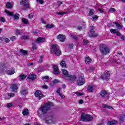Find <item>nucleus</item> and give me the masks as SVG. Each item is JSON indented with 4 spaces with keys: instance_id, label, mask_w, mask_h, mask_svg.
<instances>
[{
    "instance_id": "nucleus-1",
    "label": "nucleus",
    "mask_w": 125,
    "mask_h": 125,
    "mask_svg": "<svg viewBox=\"0 0 125 125\" xmlns=\"http://www.w3.org/2000/svg\"><path fill=\"white\" fill-rule=\"evenodd\" d=\"M51 106H53V103L51 102L46 103L41 106L38 110V114L41 119H42V116H44V115L47 114L48 112L50 110Z\"/></svg>"
},
{
    "instance_id": "nucleus-2",
    "label": "nucleus",
    "mask_w": 125,
    "mask_h": 125,
    "mask_svg": "<svg viewBox=\"0 0 125 125\" xmlns=\"http://www.w3.org/2000/svg\"><path fill=\"white\" fill-rule=\"evenodd\" d=\"M110 48L104 44H101L100 47V50L101 53L103 54L101 58H103L104 55H107L108 53H110Z\"/></svg>"
},
{
    "instance_id": "nucleus-3",
    "label": "nucleus",
    "mask_w": 125,
    "mask_h": 125,
    "mask_svg": "<svg viewBox=\"0 0 125 125\" xmlns=\"http://www.w3.org/2000/svg\"><path fill=\"white\" fill-rule=\"evenodd\" d=\"M80 120L82 122H91L93 120V117L90 114L83 113L81 114Z\"/></svg>"
},
{
    "instance_id": "nucleus-4",
    "label": "nucleus",
    "mask_w": 125,
    "mask_h": 125,
    "mask_svg": "<svg viewBox=\"0 0 125 125\" xmlns=\"http://www.w3.org/2000/svg\"><path fill=\"white\" fill-rule=\"evenodd\" d=\"M51 51L55 53L57 56L61 55V51L57 48V45L56 44H53L52 46V48L51 49Z\"/></svg>"
},
{
    "instance_id": "nucleus-5",
    "label": "nucleus",
    "mask_w": 125,
    "mask_h": 125,
    "mask_svg": "<svg viewBox=\"0 0 125 125\" xmlns=\"http://www.w3.org/2000/svg\"><path fill=\"white\" fill-rule=\"evenodd\" d=\"M99 94L102 96V98H104V99H109V98L110 97V93L105 90H102L99 93Z\"/></svg>"
},
{
    "instance_id": "nucleus-6",
    "label": "nucleus",
    "mask_w": 125,
    "mask_h": 125,
    "mask_svg": "<svg viewBox=\"0 0 125 125\" xmlns=\"http://www.w3.org/2000/svg\"><path fill=\"white\" fill-rule=\"evenodd\" d=\"M34 95L35 97L38 98L39 100H41L42 98L45 97V95H43V94H42V92L40 90L35 91Z\"/></svg>"
},
{
    "instance_id": "nucleus-7",
    "label": "nucleus",
    "mask_w": 125,
    "mask_h": 125,
    "mask_svg": "<svg viewBox=\"0 0 125 125\" xmlns=\"http://www.w3.org/2000/svg\"><path fill=\"white\" fill-rule=\"evenodd\" d=\"M5 12H6L9 16H13L14 19H15V20H18L19 18H20V15H19L18 13H16L14 14V13L9 12L6 10H5Z\"/></svg>"
},
{
    "instance_id": "nucleus-8",
    "label": "nucleus",
    "mask_w": 125,
    "mask_h": 125,
    "mask_svg": "<svg viewBox=\"0 0 125 125\" xmlns=\"http://www.w3.org/2000/svg\"><path fill=\"white\" fill-rule=\"evenodd\" d=\"M78 85H83L85 83V80L83 76H79L77 81Z\"/></svg>"
},
{
    "instance_id": "nucleus-9",
    "label": "nucleus",
    "mask_w": 125,
    "mask_h": 125,
    "mask_svg": "<svg viewBox=\"0 0 125 125\" xmlns=\"http://www.w3.org/2000/svg\"><path fill=\"white\" fill-rule=\"evenodd\" d=\"M110 75H111V72L110 71H105V73L102 74L101 78L103 81L109 80L110 79Z\"/></svg>"
},
{
    "instance_id": "nucleus-10",
    "label": "nucleus",
    "mask_w": 125,
    "mask_h": 125,
    "mask_svg": "<svg viewBox=\"0 0 125 125\" xmlns=\"http://www.w3.org/2000/svg\"><path fill=\"white\" fill-rule=\"evenodd\" d=\"M57 39L59 40L61 42H64L66 41V36L63 34H59L57 36Z\"/></svg>"
},
{
    "instance_id": "nucleus-11",
    "label": "nucleus",
    "mask_w": 125,
    "mask_h": 125,
    "mask_svg": "<svg viewBox=\"0 0 125 125\" xmlns=\"http://www.w3.org/2000/svg\"><path fill=\"white\" fill-rule=\"evenodd\" d=\"M53 72L54 75H59L60 72H59V69H58V65L57 64H54L53 65Z\"/></svg>"
},
{
    "instance_id": "nucleus-12",
    "label": "nucleus",
    "mask_w": 125,
    "mask_h": 125,
    "mask_svg": "<svg viewBox=\"0 0 125 125\" xmlns=\"http://www.w3.org/2000/svg\"><path fill=\"white\" fill-rule=\"evenodd\" d=\"M45 41H46L45 38L39 37L35 41V42H36V43H42V42H44Z\"/></svg>"
},
{
    "instance_id": "nucleus-13",
    "label": "nucleus",
    "mask_w": 125,
    "mask_h": 125,
    "mask_svg": "<svg viewBox=\"0 0 125 125\" xmlns=\"http://www.w3.org/2000/svg\"><path fill=\"white\" fill-rule=\"evenodd\" d=\"M95 32V31H94L93 28H91L90 30V33H91V34H90L88 37H90V38H96V37H98V34L94 33Z\"/></svg>"
},
{
    "instance_id": "nucleus-14",
    "label": "nucleus",
    "mask_w": 125,
    "mask_h": 125,
    "mask_svg": "<svg viewBox=\"0 0 125 125\" xmlns=\"http://www.w3.org/2000/svg\"><path fill=\"white\" fill-rule=\"evenodd\" d=\"M20 94L22 96H25L28 94V89L23 88L20 90Z\"/></svg>"
},
{
    "instance_id": "nucleus-15",
    "label": "nucleus",
    "mask_w": 125,
    "mask_h": 125,
    "mask_svg": "<svg viewBox=\"0 0 125 125\" xmlns=\"http://www.w3.org/2000/svg\"><path fill=\"white\" fill-rule=\"evenodd\" d=\"M11 89H12V91L14 92H15V93L17 92V89H18V87H17V84H15V83L12 84L11 85Z\"/></svg>"
},
{
    "instance_id": "nucleus-16",
    "label": "nucleus",
    "mask_w": 125,
    "mask_h": 125,
    "mask_svg": "<svg viewBox=\"0 0 125 125\" xmlns=\"http://www.w3.org/2000/svg\"><path fill=\"white\" fill-rule=\"evenodd\" d=\"M5 72L6 74H7V75H8L9 76H12V75H13L15 73V69L6 70Z\"/></svg>"
},
{
    "instance_id": "nucleus-17",
    "label": "nucleus",
    "mask_w": 125,
    "mask_h": 125,
    "mask_svg": "<svg viewBox=\"0 0 125 125\" xmlns=\"http://www.w3.org/2000/svg\"><path fill=\"white\" fill-rule=\"evenodd\" d=\"M84 59L86 64H90V63L92 62V59H91L89 57H85Z\"/></svg>"
},
{
    "instance_id": "nucleus-18",
    "label": "nucleus",
    "mask_w": 125,
    "mask_h": 125,
    "mask_svg": "<svg viewBox=\"0 0 125 125\" xmlns=\"http://www.w3.org/2000/svg\"><path fill=\"white\" fill-rule=\"evenodd\" d=\"M27 79H28V80H31L32 81H34V80H36V79H37V75H36V74L29 75L28 76Z\"/></svg>"
},
{
    "instance_id": "nucleus-19",
    "label": "nucleus",
    "mask_w": 125,
    "mask_h": 125,
    "mask_svg": "<svg viewBox=\"0 0 125 125\" xmlns=\"http://www.w3.org/2000/svg\"><path fill=\"white\" fill-rule=\"evenodd\" d=\"M68 78L70 79V81H72L73 82H75V81L77 80V77L76 76V75H69Z\"/></svg>"
},
{
    "instance_id": "nucleus-20",
    "label": "nucleus",
    "mask_w": 125,
    "mask_h": 125,
    "mask_svg": "<svg viewBox=\"0 0 125 125\" xmlns=\"http://www.w3.org/2000/svg\"><path fill=\"white\" fill-rule=\"evenodd\" d=\"M62 72L63 75H64V76H65L67 78H68L69 76H70V75H69V72H68V71H67V70L62 69Z\"/></svg>"
},
{
    "instance_id": "nucleus-21",
    "label": "nucleus",
    "mask_w": 125,
    "mask_h": 125,
    "mask_svg": "<svg viewBox=\"0 0 125 125\" xmlns=\"http://www.w3.org/2000/svg\"><path fill=\"white\" fill-rule=\"evenodd\" d=\"M117 123H118V121H117V120L108 121L107 123V125H116Z\"/></svg>"
},
{
    "instance_id": "nucleus-22",
    "label": "nucleus",
    "mask_w": 125,
    "mask_h": 125,
    "mask_svg": "<svg viewBox=\"0 0 125 125\" xmlns=\"http://www.w3.org/2000/svg\"><path fill=\"white\" fill-rule=\"evenodd\" d=\"M20 52L21 53L22 55H24L27 56L28 55V51L24 50L23 49H20Z\"/></svg>"
},
{
    "instance_id": "nucleus-23",
    "label": "nucleus",
    "mask_w": 125,
    "mask_h": 125,
    "mask_svg": "<svg viewBox=\"0 0 125 125\" xmlns=\"http://www.w3.org/2000/svg\"><path fill=\"white\" fill-rule=\"evenodd\" d=\"M19 78H20L21 81H24L26 78H27V75L22 74L19 75Z\"/></svg>"
},
{
    "instance_id": "nucleus-24",
    "label": "nucleus",
    "mask_w": 125,
    "mask_h": 125,
    "mask_svg": "<svg viewBox=\"0 0 125 125\" xmlns=\"http://www.w3.org/2000/svg\"><path fill=\"white\" fill-rule=\"evenodd\" d=\"M21 39L27 41V40H30L31 37L29 35H23L21 37Z\"/></svg>"
},
{
    "instance_id": "nucleus-25",
    "label": "nucleus",
    "mask_w": 125,
    "mask_h": 125,
    "mask_svg": "<svg viewBox=\"0 0 125 125\" xmlns=\"http://www.w3.org/2000/svg\"><path fill=\"white\" fill-rule=\"evenodd\" d=\"M33 50H36L38 49V46H37V42H35V41L32 43Z\"/></svg>"
},
{
    "instance_id": "nucleus-26",
    "label": "nucleus",
    "mask_w": 125,
    "mask_h": 125,
    "mask_svg": "<svg viewBox=\"0 0 125 125\" xmlns=\"http://www.w3.org/2000/svg\"><path fill=\"white\" fill-rule=\"evenodd\" d=\"M22 113L23 116H27V115H29V109L27 108L24 109Z\"/></svg>"
},
{
    "instance_id": "nucleus-27",
    "label": "nucleus",
    "mask_w": 125,
    "mask_h": 125,
    "mask_svg": "<svg viewBox=\"0 0 125 125\" xmlns=\"http://www.w3.org/2000/svg\"><path fill=\"white\" fill-rule=\"evenodd\" d=\"M61 66H62V68H66L67 64H66V61H62L61 62Z\"/></svg>"
},
{
    "instance_id": "nucleus-28",
    "label": "nucleus",
    "mask_w": 125,
    "mask_h": 125,
    "mask_svg": "<svg viewBox=\"0 0 125 125\" xmlns=\"http://www.w3.org/2000/svg\"><path fill=\"white\" fill-rule=\"evenodd\" d=\"M87 89L88 91H89V92H92V91H94V88H93V86L88 85Z\"/></svg>"
},
{
    "instance_id": "nucleus-29",
    "label": "nucleus",
    "mask_w": 125,
    "mask_h": 125,
    "mask_svg": "<svg viewBox=\"0 0 125 125\" xmlns=\"http://www.w3.org/2000/svg\"><path fill=\"white\" fill-rule=\"evenodd\" d=\"M23 7L25 8L23 9L24 10H26V9H30V3H26L25 4H24Z\"/></svg>"
},
{
    "instance_id": "nucleus-30",
    "label": "nucleus",
    "mask_w": 125,
    "mask_h": 125,
    "mask_svg": "<svg viewBox=\"0 0 125 125\" xmlns=\"http://www.w3.org/2000/svg\"><path fill=\"white\" fill-rule=\"evenodd\" d=\"M5 5L6 7H7L8 9H11V8H12V4L10 2H7Z\"/></svg>"
},
{
    "instance_id": "nucleus-31",
    "label": "nucleus",
    "mask_w": 125,
    "mask_h": 125,
    "mask_svg": "<svg viewBox=\"0 0 125 125\" xmlns=\"http://www.w3.org/2000/svg\"><path fill=\"white\" fill-rule=\"evenodd\" d=\"M22 22L23 23V24L26 25L27 24H29V21L26 18H23L22 19Z\"/></svg>"
},
{
    "instance_id": "nucleus-32",
    "label": "nucleus",
    "mask_w": 125,
    "mask_h": 125,
    "mask_svg": "<svg viewBox=\"0 0 125 125\" xmlns=\"http://www.w3.org/2000/svg\"><path fill=\"white\" fill-rule=\"evenodd\" d=\"M54 27V24H46L45 25L46 29H52V28H53Z\"/></svg>"
},
{
    "instance_id": "nucleus-33",
    "label": "nucleus",
    "mask_w": 125,
    "mask_h": 125,
    "mask_svg": "<svg viewBox=\"0 0 125 125\" xmlns=\"http://www.w3.org/2000/svg\"><path fill=\"white\" fill-rule=\"evenodd\" d=\"M95 13V11H94V9H90L89 12V14L90 16H92L93 14Z\"/></svg>"
},
{
    "instance_id": "nucleus-34",
    "label": "nucleus",
    "mask_w": 125,
    "mask_h": 125,
    "mask_svg": "<svg viewBox=\"0 0 125 125\" xmlns=\"http://www.w3.org/2000/svg\"><path fill=\"white\" fill-rule=\"evenodd\" d=\"M71 37L72 40H74L75 41H78V35H71Z\"/></svg>"
},
{
    "instance_id": "nucleus-35",
    "label": "nucleus",
    "mask_w": 125,
    "mask_h": 125,
    "mask_svg": "<svg viewBox=\"0 0 125 125\" xmlns=\"http://www.w3.org/2000/svg\"><path fill=\"white\" fill-rule=\"evenodd\" d=\"M27 1H28V0H22L20 1V3L21 5H22L23 6L24 4L27 3Z\"/></svg>"
},
{
    "instance_id": "nucleus-36",
    "label": "nucleus",
    "mask_w": 125,
    "mask_h": 125,
    "mask_svg": "<svg viewBox=\"0 0 125 125\" xmlns=\"http://www.w3.org/2000/svg\"><path fill=\"white\" fill-rule=\"evenodd\" d=\"M119 121H120V122H121V123H123V122H124V121H125V115H121L120 117Z\"/></svg>"
},
{
    "instance_id": "nucleus-37",
    "label": "nucleus",
    "mask_w": 125,
    "mask_h": 125,
    "mask_svg": "<svg viewBox=\"0 0 125 125\" xmlns=\"http://www.w3.org/2000/svg\"><path fill=\"white\" fill-rule=\"evenodd\" d=\"M8 96H9V97H11V98H12V97H14V96H15V93H8L7 94Z\"/></svg>"
},
{
    "instance_id": "nucleus-38",
    "label": "nucleus",
    "mask_w": 125,
    "mask_h": 125,
    "mask_svg": "<svg viewBox=\"0 0 125 125\" xmlns=\"http://www.w3.org/2000/svg\"><path fill=\"white\" fill-rule=\"evenodd\" d=\"M42 59H43V55H41L40 57L39 61V63L40 64H42Z\"/></svg>"
},
{
    "instance_id": "nucleus-39",
    "label": "nucleus",
    "mask_w": 125,
    "mask_h": 125,
    "mask_svg": "<svg viewBox=\"0 0 125 125\" xmlns=\"http://www.w3.org/2000/svg\"><path fill=\"white\" fill-rule=\"evenodd\" d=\"M110 33H112V34H116V33L117 32V29H110Z\"/></svg>"
},
{
    "instance_id": "nucleus-40",
    "label": "nucleus",
    "mask_w": 125,
    "mask_h": 125,
    "mask_svg": "<svg viewBox=\"0 0 125 125\" xmlns=\"http://www.w3.org/2000/svg\"><path fill=\"white\" fill-rule=\"evenodd\" d=\"M83 43L86 45L88 43H89V41L88 40H86L85 39L83 40Z\"/></svg>"
},
{
    "instance_id": "nucleus-41",
    "label": "nucleus",
    "mask_w": 125,
    "mask_h": 125,
    "mask_svg": "<svg viewBox=\"0 0 125 125\" xmlns=\"http://www.w3.org/2000/svg\"><path fill=\"white\" fill-rule=\"evenodd\" d=\"M103 107L104 108H107V109H112L113 108L111 106L107 105V104H104Z\"/></svg>"
},
{
    "instance_id": "nucleus-42",
    "label": "nucleus",
    "mask_w": 125,
    "mask_h": 125,
    "mask_svg": "<svg viewBox=\"0 0 125 125\" xmlns=\"http://www.w3.org/2000/svg\"><path fill=\"white\" fill-rule=\"evenodd\" d=\"M115 24H116L117 28L118 29H122V25H121L119 23L115 22Z\"/></svg>"
},
{
    "instance_id": "nucleus-43",
    "label": "nucleus",
    "mask_w": 125,
    "mask_h": 125,
    "mask_svg": "<svg viewBox=\"0 0 125 125\" xmlns=\"http://www.w3.org/2000/svg\"><path fill=\"white\" fill-rule=\"evenodd\" d=\"M58 15H63V14H67V12H58L57 13Z\"/></svg>"
},
{
    "instance_id": "nucleus-44",
    "label": "nucleus",
    "mask_w": 125,
    "mask_h": 125,
    "mask_svg": "<svg viewBox=\"0 0 125 125\" xmlns=\"http://www.w3.org/2000/svg\"><path fill=\"white\" fill-rule=\"evenodd\" d=\"M36 1L37 2H39V3H40V4H43V3H44L43 0H36Z\"/></svg>"
},
{
    "instance_id": "nucleus-45",
    "label": "nucleus",
    "mask_w": 125,
    "mask_h": 125,
    "mask_svg": "<svg viewBox=\"0 0 125 125\" xmlns=\"http://www.w3.org/2000/svg\"><path fill=\"white\" fill-rule=\"evenodd\" d=\"M95 19H98V16L94 15V16L92 17V20L93 21H94V20H95Z\"/></svg>"
},
{
    "instance_id": "nucleus-46",
    "label": "nucleus",
    "mask_w": 125,
    "mask_h": 125,
    "mask_svg": "<svg viewBox=\"0 0 125 125\" xmlns=\"http://www.w3.org/2000/svg\"><path fill=\"white\" fill-rule=\"evenodd\" d=\"M108 11L109 12H115V11H116V9H115V8H110L109 9Z\"/></svg>"
},
{
    "instance_id": "nucleus-47",
    "label": "nucleus",
    "mask_w": 125,
    "mask_h": 125,
    "mask_svg": "<svg viewBox=\"0 0 125 125\" xmlns=\"http://www.w3.org/2000/svg\"><path fill=\"white\" fill-rule=\"evenodd\" d=\"M12 106H13V104H12V103H10L7 105L8 108H10V107H12Z\"/></svg>"
},
{
    "instance_id": "nucleus-48",
    "label": "nucleus",
    "mask_w": 125,
    "mask_h": 125,
    "mask_svg": "<svg viewBox=\"0 0 125 125\" xmlns=\"http://www.w3.org/2000/svg\"><path fill=\"white\" fill-rule=\"evenodd\" d=\"M76 94L78 96H82V95H83V94L81 93V92H76Z\"/></svg>"
},
{
    "instance_id": "nucleus-49",
    "label": "nucleus",
    "mask_w": 125,
    "mask_h": 125,
    "mask_svg": "<svg viewBox=\"0 0 125 125\" xmlns=\"http://www.w3.org/2000/svg\"><path fill=\"white\" fill-rule=\"evenodd\" d=\"M0 21L1 22H3V23H4V22H5V19H4V18L2 17L0 18Z\"/></svg>"
},
{
    "instance_id": "nucleus-50",
    "label": "nucleus",
    "mask_w": 125,
    "mask_h": 125,
    "mask_svg": "<svg viewBox=\"0 0 125 125\" xmlns=\"http://www.w3.org/2000/svg\"><path fill=\"white\" fill-rule=\"evenodd\" d=\"M10 40L12 42H14V41L16 40V37L12 36V37H11Z\"/></svg>"
},
{
    "instance_id": "nucleus-51",
    "label": "nucleus",
    "mask_w": 125,
    "mask_h": 125,
    "mask_svg": "<svg viewBox=\"0 0 125 125\" xmlns=\"http://www.w3.org/2000/svg\"><path fill=\"white\" fill-rule=\"evenodd\" d=\"M53 83H60V81H59V80H58L57 79H55L53 81Z\"/></svg>"
},
{
    "instance_id": "nucleus-52",
    "label": "nucleus",
    "mask_w": 125,
    "mask_h": 125,
    "mask_svg": "<svg viewBox=\"0 0 125 125\" xmlns=\"http://www.w3.org/2000/svg\"><path fill=\"white\" fill-rule=\"evenodd\" d=\"M49 77L48 76H46L42 77V80H48Z\"/></svg>"
},
{
    "instance_id": "nucleus-53",
    "label": "nucleus",
    "mask_w": 125,
    "mask_h": 125,
    "mask_svg": "<svg viewBox=\"0 0 125 125\" xmlns=\"http://www.w3.org/2000/svg\"><path fill=\"white\" fill-rule=\"evenodd\" d=\"M34 18V15H33V14H30L28 15V18H29V19H31V18Z\"/></svg>"
},
{
    "instance_id": "nucleus-54",
    "label": "nucleus",
    "mask_w": 125,
    "mask_h": 125,
    "mask_svg": "<svg viewBox=\"0 0 125 125\" xmlns=\"http://www.w3.org/2000/svg\"><path fill=\"white\" fill-rule=\"evenodd\" d=\"M42 88H43V89H47L48 86L46 85H43L42 86Z\"/></svg>"
},
{
    "instance_id": "nucleus-55",
    "label": "nucleus",
    "mask_w": 125,
    "mask_h": 125,
    "mask_svg": "<svg viewBox=\"0 0 125 125\" xmlns=\"http://www.w3.org/2000/svg\"><path fill=\"white\" fill-rule=\"evenodd\" d=\"M115 34H116V36H122V33H121V32H120L119 31H116Z\"/></svg>"
},
{
    "instance_id": "nucleus-56",
    "label": "nucleus",
    "mask_w": 125,
    "mask_h": 125,
    "mask_svg": "<svg viewBox=\"0 0 125 125\" xmlns=\"http://www.w3.org/2000/svg\"><path fill=\"white\" fill-rule=\"evenodd\" d=\"M4 42H6V43H8V42H10V40H9V39L8 38H5Z\"/></svg>"
},
{
    "instance_id": "nucleus-57",
    "label": "nucleus",
    "mask_w": 125,
    "mask_h": 125,
    "mask_svg": "<svg viewBox=\"0 0 125 125\" xmlns=\"http://www.w3.org/2000/svg\"><path fill=\"white\" fill-rule=\"evenodd\" d=\"M16 35H20V31H19V30L18 29L16 30Z\"/></svg>"
},
{
    "instance_id": "nucleus-58",
    "label": "nucleus",
    "mask_w": 125,
    "mask_h": 125,
    "mask_svg": "<svg viewBox=\"0 0 125 125\" xmlns=\"http://www.w3.org/2000/svg\"><path fill=\"white\" fill-rule=\"evenodd\" d=\"M69 48H71V49H72L74 47V45L73 44H69Z\"/></svg>"
},
{
    "instance_id": "nucleus-59",
    "label": "nucleus",
    "mask_w": 125,
    "mask_h": 125,
    "mask_svg": "<svg viewBox=\"0 0 125 125\" xmlns=\"http://www.w3.org/2000/svg\"><path fill=\"white\" fill-rule=\"evenodd\" d=\"M94 70V68H93V67H90V68H89V71H90V72H91V73H92V72H93Z\"/></svg>"
},
{
    "instance_id": "nucleus-60",
    "label": "nucleus",
    "mask_w": 125,
    "mask_h": 125,
    "mask_svg": "<svg viewBox=\"0 0 125 125\" xmlns=\"http://www.w3.org/2000/svg\"><path fill=\"white\" fill-rule=\"evenodd\" d=\"M79 104H83V100H80L79 101Z\"/></svg>"
},
{
    "instance_id": "nucleus-61",
    "label": "nucleus",
    "mask_w": 125,
    "mask_h": 125,
    "mask_svg": "<svg viewBox=\"0 0 125 125\" xmlns=\"http://www.w3.org/2000/svg\"><path fill=\"white\" fill-rule=\"evenodd\" d=\"M59 6H60L62 4H63V2L62 1H58Z\"/></svg>"
},
{
    "instance_id": "nucleus-62",
    "label": "nucleus",
    "mask_w": 125,
    "mask_h": 125,
    "mask_svg": "<svg viewBox=\"0 0 125 125\" xmlns=\"http://www.w3.org/2000/svg\"><path fill=\"white\" fill-rule=\"evenodd\" d=\"M41 21L42 23H43V24H45L46 22L45 21H44V20H43V18H41Z\"/></svg>"
},
{
    "instance_id": "nucleus-63",
    "label": "nucleus",
    "mask_w": 125,
    "mask_h": 125,
    "mask_svg": "<svg viewBox=\"0 0 125 125\" xmlns=\"http://www.w3.org/2000/svg\"><path fill=\"white\" fill-rule=\"evenodd\" d=\"M61 90V89L60 88L58 89V90L56 91L57 93H59V94H60Z\"/></svg>"
},
{
    "instance_id": "nucleus-64",
    "label": "nucleus",
    "mask_w": 125,
    "mask_h": 125,
    "mask_svg": "<svg viewBox=\"0 0 125 125\" xmlns=\"http://www.w3.org/2000/svg\"><path fill=\"white\" fill-rule=\"evenodd\" d=\"M5 38L3 37H1L0 38V41H5Z\"/></svg>"
}]
</instances>
